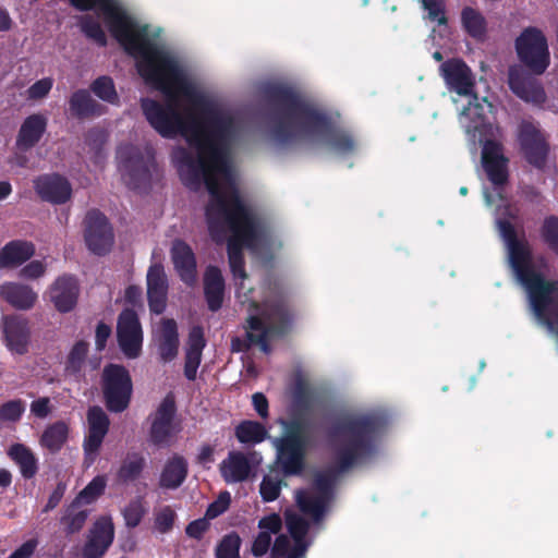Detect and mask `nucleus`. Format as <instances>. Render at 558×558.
I'll list each match as a JSON object with an SVG mask.
<instances>
[{"label":"nucleus","mask_w":558,"mask_h":558,"mask_svg":"<svg viewBox=\"0 0 558 558\" xmlns=\"http://www.w3.org/2000/svg\"><path fill=\"white\" fill-rule=\"evenodd\" d=\"M105 10L110 35L136 60L137 74L166 97L163 104L141 99L150 128L162 138L181 135L196 149V157L183 147L173 151L183 184L194 191L203 183L208 189L209 179L221 184L216 174L228 172L230 149L241 136V124L233 114L205 101L177 59L149 39L147 24L133 32L130 20L117 8L106 3Z\"/></svg>","instance_id":"1"},{"label":"nucleus","mask_w":558,"mask_h":558,"mask_svg":"<svg viewBox=\"0 0 558 558\" xmlns=\"http://www.w3.org/2000/svg\"><path fill=\"white\" fill-rule=\"evenodd\" d=\"M385 427L384 416L376 413L344 414L332 422L328 430L332 464L315 474L317 495L305 490L296 493L298 507L304 514L316 522L324 518L338 478L376 456Z\"/></svg>","instance_id":"2"},{"label":"nucleus","mask_w":558,"mask_h":558,"mask_svg":"<svg viewBox=\"0 0 558 558\" xmlns=\"http://www.w3.org/2000/svg\"><path fill=\"white\" fill-rule=\"evenodd\" d=\"M269 106L270 135L282 146L293 145L304 138L322 136L332 150L349 155L356 144L350 132L332 125L328 114L308 102L298 90L278 83L263 89Z\"/></svg>","instance_id":"3"},{"label":"nucleus","mask_w":558,"mask_h":558,"mask_svg":"<svg viewBox=\"0 0 558 558\" xmlns=\"http://www.w3.org/2000/svg\"><path fill=\"white\" fill-rule=\"evenodd\" d=\"M207 190L210 201L205 207V218H207L209 234L217 241L221 221L227 225L231 233L227 243L230 271L235 280H246L243 247H255L263 234L262 221L243 202L234 184L230 183L225 187L209 179Z\"/></svg>","instance_id":"4"},{"label":"nucleus","mask_w":558,"mask_h":558,"mask_svg":"<svg viewBox=\"0 0 558 558\" xmlns=\"http://www.w3.org/2000/svg\"><path fill=\"white\" fill-rule=\"evenodd\" d=\"M514 49L529 72L521 65H511L508 69V87L526 102L544 105L546 92L534 76L544 74L549 65L546 35L537 27L527 26L514 40Z\"/></svg>","instance_id":"5"},{"label":"nucleus","mask_w":558,"mask_h":558,"mask_svg":"<svg viewBox=\"0 0 558 558\" xmlns=\"http://www.w3.org/2000/svg\"><path fill=\"white\" fill-rule=\"evenodd\" d=\"M248 311L246 339L232 338L231 351L246 352L251 344H256L267 354L270 352L267 339L270 336H282L290 328L292 313L289 301L282 292H279L265 299L263 303L250 302Z\"/></svg>","instance_id":"6"},{"label":"nucleus","mask_w":558,"mask_h":558,"mask_svg":"<svg viewBox=\"0 0 558 558\" xmlns=\"http://www.w3.org/2000/svg\"><path fill=\"white\" fill-rule=\"evenodd\" d=\"M497 223L499 233L508 246V257H510L513 272L521 286L525 288L529 302L535 301V303H538L544 298L557 294L558 281L546 279L542 272L535 270L532 251L526 242L518 239L512 222L507 219H499Z\"/></svg>","instance_id":"7"},{"label":"nucleus","mask_w":558,"mask_h":558,"mask_svg":"<svg viewBox=\"0 0 558 558\" xmlns=\"http://www.w3.org/2000/svg\"><path fill=\"white\" fill-rule=\"evenodd\" d=\"M123 170L124 183L134 191L150 189L151 171L156 169L155 155L150 148L142 150L134 145H123L117 150Z\"/></svg>","instance_id":"8"},{"label":"nucleus","mask_w":558,"mask_h":558,"mask_svg":"<svg viewBox=\"0 0 558 558\" xmlns=\"http://www.w3.org/2000/svg\"><path fill=\"white\" fill-rule=\"evenodd\" d=\"M102 399L109 412L128 410L132 397V380L129 369L122 364H108L101 374Z\"/></svg>","instance_id":"9"},{"label":"nucleus","mask_w":558,"mask_h":558,"mask_svg":"<svg viewBox=\"0 0 558 558\" xmlns=\"http://www.w3.org/2000/svg\"><path fill=\"white\" fill-rule=\"evenodd\" d=\"M117 342L129 359H136L142 353L143 330L134 308L124 307L117 318Z\"/></svg>","instance_id":"10"},{"label":"nucleus","mask_w":558,"mask_h":558,"mask_svg":"<svg viewBox=\"0 0 558 558\" xmlns=\"http://www.w3.org/2000/svg\"><path fill=\"white\" fill-rule=\"evenodd\" d=\"M518 140L527 163L539 170L543 169L546 166L549 145L539 128L530 121L521 122Z\"/></svg>","instance_id":"11"},{"label":"nucleus","mask_w":558,"mask_h":558,"mask_svg":"<svg viewBox=\"0 0 558 558\" xmlns=\"http://www.w3.org/2000/svg\"><path fill=\"white\" fill-rule=\"evenodd\" d=\"M109 416L99 405L89 407L87 410V432L83 438V454L85 463L92 465L99 456L104 439L109 432Z\"/></svg>","instance_id":"12"},{"label":"nucleus","mask_w":558,"mask_h":558,"mask_svg":"<svg viewBox=\"0 0 558 558\" xmlns=\"http://www.w3.org/2000/svg\"><path fill=\"white\" fill-rule=\"evenodd\" d=\"M85 241L89 252L98 256L107 254L113 245V229L107 216L99 209H92L86 214Z\"/></svg>","instance_id":"13"},{"label":"nucleus","mask_w":558,"mask_h":558,"mask_svg":"<svg viewBox=\"0 0 558 558\" xmlns=\"http://www.w3.org/2000/svg\"><path fill=\"white\" fill-rule=\"evenodd\" d=\"M33 187L40 201L63 205L70 201L73 189L68 179L58 173L41 174L33 180Z\"/></svg>","instance_id":"14"},{"label":"nucleus","mask_w":558,"mask_h":558,"mask_svg":"<svg viewBox=\"0 0 558 558\" xmlns=\"http://www.w3.org/2000/svg\"><path fill=\"white\" fill-rule=\"evenodd\" d=\"M177 412L175 400L172 393L167 395L157 407L153 422H150L149 440L155 446L168 444L173 436V422Z\"/></svg>","instance_id":"15"},{"label":"nucleus","mask_w":558,"mask_h":558,"mask_svg":"<svg viewBox=\"0 0 558 558\" xmlns=\"http://www.w3.org/2000/svg\"><path fill=\"white\" fill-rule=\"evenodd\" d=\"M482 167L489 182L504 186L508 182V158L502 154L500 143L487 140L482 147Z\"/></svg>","instance_id":"16"},{"label":"nucleus","mask_w":558,"mask_h":558,"mask_svg":"<svg viewBox=\"0 0 558 558\" xmlns=\"http://www.w3.org/2000/svg\"><path fill=\"white\" fill-rule=\"evenodd\" d=\"M447 88L459 96L474 93V76L472 70L461 59H449L440 64Z\"/></svg>","instance_id":"17"},{"label":"nucleus","mask_w":558,"mask_h":558,"mask_svg":"<svg viewBox=\"0 0 558 558\" xmlns=\"http://www.w3.org/2000/svg\"><path fill=\"white\" fill-rule=\"evenodd\" d=\"M1 331L9 351L14 354H26L28 350V320L20 315H5L1 318Z\"/></svg>","instance_id":"18"},{"label":"nucleus","mask_w":558,"mask_h":558,"mask_svg":"<svg viewBox=\"0 0 558 558\" xmlns=\"http://www.w3.org/2000/svg\"><path fill=\"white\" fill-rule=\"evenodd\" d=\"M277 449V462L286 476L299 475L303 472L305 464L304 441L292 439H275Z\"/></svg>","instance_id":"19"},{"label":"nucleus","mask_w":558,"mask_h":558,"mask_svg":"<svg viewBox=\"0 0 558 558\" xmlns=\"http://www.w3.org/2000/svg\"><path fill=\"white\" fill-rule=\"evenodd\" d=\"M114 539L113 522L109 518H100L94 522L85 546H83V557L100 558L106 555L109 546Z\"/></svg>","instance_id":"20"},{"label":"nucleus","mask_w":558,"mask_h":558,"mask_svg":"<svg viewBox=\"0 0 558 558\" xmlns=\"http://www.w3.org/2000/svg\"><path fill=\"white\" fill-rule=\"evenodd\" d=\"M80 295V286L70 275H62L54 280L51 287V302L57 312L66 314L76 305Z\"/></svg>","instance_id":"21"},{"label":"nucleus","mask_w":558,"mask_h":558,"mask_svg":"<svg viewBox=\"0 0 558 558\" xmlns=\"http://www.w3.org/2000/svg\"><path fill=\"white\" fill-rule=\"evenodd\" d=\"M206 345L204 329L199 325L191 327L184 351L183 375L189 381L196 379V372L202 364L203 350Z\"/></svg>","instance_id":"22"},{"label":"nucleus","mask_w":558,"mask_h":558,"mask_svg":"<svg viewBox=\"0 0 558 558\" xmlns=\"http://www.w3.org/2000/svg\"><path fill=\"white\" fill-rule=\"evenodd\" d=\"M170 255H172L174 269L180 275L181 280L189 286L195 284L196 257L190 244L183 240H174Z\"/></svg>","instance_id":"23"},{"label":"nucleus","mask_w":558,"mask_h":558,"mask_svg":"<svg viewBox=\"0 0 558 558\" xmlns=\"http://www.w3.org/2000/svg\"><path fill=\"white\" fill-rule=\"evenodd\" d=\"M47 131V118L36 113L27 116L20 126L15 146L21 151H28L39 144Z\"/></svg>","instance_id":"24"},{"label":"nucleus","mask_w":558,"mask_h":558,"mask_svg":"<svg viewBox=\"0 0 558 558\" xmlns=\"http://www.w3.org/2000/svg\"><path fill=\"white\" fill-rule=\"evenodd\" d=\"M156 347L161 363L167 364L177 359L179 335L174 318H162L160 333L156 338Z\"/></svg>","instance_id":"25"},{"label":"nucleus","mask_w":558,"mask_h":558,"mask_svg":"<svg viewBox=\"0 0 558 558\" xmlns=\"http://www.w3.org/2000/svg\"><path fill=\"white\" fill-rule=\"evenodd\" d=\"M204 298L210 312H217L222 307L225 279L221 269L209 265L205 269L204 278Z\"/></svg>","instance_id":"26"},{"label":"nucleus","mask_w":558,"mask_h":558,"mask_svg":"<svg viewBox=\"0 0 558 558\" xmlns=\"http://www.w3.org/2000/svg\"><path fill=\"white\" fill-rule=\"evenodd\" d=\"M35 246L26 240L9 241L0 250V269H11L26 263L34 256Z\"/></svg>","instance_id":"27"},{"label":"nucleus","mask_w":558,"mask_h":558,"mask_svg":"<svg viewBox=\"0 0 558 558\" xmlns=\"http://www.w3.org/2000/svg\"><path fill=\"white\" fill-rule=\"evenodd\" d=\"M220 473L225 483H242L250 477L251 464L247 456L241 451L231 450L228 458L220 464Z\"/></svg>","instance_id":"28"},{"label":"nucleus","mask_w":558,"mask_h":558,"mask_svg":"<svg viewBox=\"0 0 558 558\" xmlns=\"http://www.w3.org/2000/svg\"><path fill=\"white\" fill-rule=\"evenodd\" d=\"M0 296L16 310H31L37 300V294L27 284L7 282L0 286Z\"/></svg>","instance_id":"29"},{"label":"nucleus","mask_w":558,"mask_h":558,"mask_svg":"<svg viewBox=\"0 0 558 558\" xmlns=\"http://www.w3.org/2000/svg\"><path fill=\"white\" fill-rule=\"evenodd\" d=\"M189 475V463L181 454H174L163 465L159 486L162 489H178Z\"/></svg>","instance_id":"30"},{"label":"nucleus","mask_w":558,"mask_h":558,"mask_svg":"<svg viewBox=\"0 0 558 558\" xmlns=\"http://www.w3.org/2000/svg\"><path fill=\"white\" fill-rule=\"evenodd\" d=\"M69 110L73 117L82 120L102 116L104 106L93 99L87 89H78L69 98Z\"/></svg>","instance_id":"31"},{"label":"nucleus","mask_w":558,"mask_h":558,"mask_svg":"<svg viewBox=\"0 0 558 558\" xmlns=\"http://www.w3.org/2000/svg\"><path fill=\"white\" fill-rule=\"evenodd\" d=\"M535 318L558 339V293L546 296L538 303L531 301Z\"/></svg>","instance_id":"32"},{"label":"nucleus","mask_w":558,"mask_h":558,"mask_svg":"<svg viewBox=\"0 0 558 558\" xmlns=\"http://www.w3.org/2000/svg\"><path fill=\"white\" fill-rule=\"evenodd\" d=\"M8 456L19 465L22 477L26 480L34 478L39 466H37V459L31 448L21 442H15L9 448Z\"/></svg>","instance_id":"33"},{"label":"nucleus","mask_w":558,"mask_h":558,"mask_svg":"<svg viewBox=\"0 0 558 558\" xmlns=\"http://www.w3.org/2000/svg\"><path fill=\"white\" fill-rule=\"evenodd\" d=\"M69 437V426L65 421H56L48 425L45 432L41 433L39 444L49 453L56 454L59 452L63 445L66 444Z\"/></svg>","instance_id":"34"},{"label":"nucleus","mask_w":558,"mask_h":558,"mask_svg":"<svg viewBox=\"0 0 558 558\" xmlns=\"http://www.w3.org/2000/svg\"><path fill=\"white\" fill-rule=\"evenodd\" d=\"M461 26L468 36L475 40H483L487 32V22L482 13L473 7L461 9L460 13Z\"/></svg>","instance_id":"35"},{"label":"nucleus","mask_w":558,"mask_h":558,"mask_svg":"<svg viewBox=\"0 0 558 558\" xmlns=\"http://www.w3.org/2000/svg\"><path fill=\"white\" fill-rule=\"evenodd\" d=\"M89 510L81 509V506L70 502L63 510L60 523L63 526V532L66 535H74L80 533L86 524Z\"/></svg>","instance_id":"36"},{"label":"nucleus","mask_w":558,"mask_h":558,"mask_svg":"<svg viewBox=\"0 0 558 558\" xmlns=\"http://www.w3.org/2000/svg\"><path fill=\"white\" fill-rule=\"evenodd\" d=\"M144 468L145 459L142 453H128L126 458L122 460L119 471H117V480L124 484L133 483L141 477Z\"/></svg>","instance_id":"37"},{"label":"nucleus","mask_w":558,"mask_h":558,"mask_svg":"<svg viewBox=\"0 0 558 558\" xmlns=\"http://www.w3.org/2000/svg\"><path fill=\"white\" fill-rule=\"evenodd\" d=\"M69 2L71 5H73L74 9L80 10L82 12L93 10L95 8L98 9L100 14L102 15V19H105L106 25L108 27H109V22H108L106 10L104 9L106 3H110L113 7H116L117 9H119V11L121 13H123L124 16L128 17V20H130L131 29H133V32H141V27L143 26V25L135 23L134 19L129 16V14L123 10V8L120 5V3L117 2L116 0H69Z\"/></svg>","instance_id":"38"},{"label":"nucleus","mask_w":558,"mask_h":558,"mask_svg":"<svg viewBox=\"0 0 558 558\" xmlns=\"http://www.w3.org/2000/svg\"><path fill=\"white\" fill-rule=\"evenodd\" d=\"M313 405V393L307 383L298 380L292 390L291 414L308 415Z\"/></svg>","instance_id":"39"},{"label":"nucleus","mask_w":558,"mask_h":558,"mask_svg":"<svg viewBox=\"0 0 558 558\" xmlns=\"http://www.w3.org/2000/svg\"><path fill=\"white\" fill-rule=\"evenodd\" d=\"M235 437L241 444H262L267 437V430L257 421H243L235 427Z\"/></svg>","instance_id":"40"},{"label":"nucleus","mask_w":558,"mask_h":558,"mask_svg":"<svg viewBox=\"0 0 558 558\" xmlns=\"http://www.w3.org/2000/svg\"><path fill=\"white\" fill-rule=\"evenodd\" d=\"M88 354V342L78 341L74 343L70 352L68 353L65 361V374L68 376H74L75 378L82 375L84 365H86V359Z\"/></svg>","instance_id":"41"},{"label":"nucleus","mask_w":558,"mask_h":558,"mask_svg":"<svg viewBox=\"0 0 558 558\" xmlns=\"http://www.w3.org/2000/svg\"><path fill=\"white\" fill-rule=\"evenodd\" d=\"M468 97H471V99L470 102H468V106L463 109V114L466 116L468 119L472 122V124L468 128L477 131L478 128L485 124V107H492V104L487 101V98L480 99L475 92H473L471 95H468Z\"/></svg>","instance_id":"42"},{"label":"nucleus","mask_w":558,"mask_h":558,"mask_svg":"<svg viewBox=\"0 0 558 558\" xmlns=\"http://www.w3.org/2000/svg\"><path fill=\"white\" fill-rule=\"evenodd\" d=\"M107 488V477L105 475H98L95 476L86 487L82 488V490L76 494L74 500H72V504L82 506V505H92L97 499L100 498V496L104 495Z\"/></svg>","instance_id":"43"},{"label":"nucleus","mask_w":558,"mask_h":558,"mask_svg":"<svg viewBox=\"0 0 558 558\" xmlns=\"http://www.w3.org/2000/svg\"><path fill=\"white\" fill-rule=\"evenodd\" d=\"M242 538L235 532L222 536L220 542L216 545L215 557L216 558H241L239 551H241Z\"/></svg>","instance_id":"44"},{"label":"nucleus","mask_w":558,"mask_h":558,"mask_svg":"<svg viewBox=\"0 0 558 558\" xmlns=\"http://www.w3.org/2000/svg\"><path fill=\"white\" fill-rule=\"evenodd\" d=\"M92 92L96 95L97 98L110 104L116 105L118 101V95L114 87L113 80L108 75H101L93 81Z\"/></svg>","instance_id":"45"},{"label":"nucleus","mask_w":558,"mask_h":558,"mask_svg":"<svg viewBox=\"0 0 558 558\" xmlns=\"http://www.w3.org/2000/svg\"><path fill=\"white\" fill-rule=\"evenodd\" d=\"M290 421H281L284 428V435L278 439H292L294 441L306 442L305 437V415L306 414H291Z\"/></svg>","instance_id":"46"},{"label":"nucleus","mask_w":558,"mask_h":558,"mask_svg":"<svg viewBox=\"0 0 558 558\" xmlns=\"http://www.w3.org/2000/svg\"><path fill=\"white\" fill-rule=\"evenodd\" d=\"M147 513V509L144 506L143 498L136 497L129 501L122 510V517L124 524L128 529H135L142 522V519Z\"/></svg>","instance_id":"47"},{"label":"nucleus","mask_w":558,"mask_h":558,"mask_svg":"<svg viewBox=\"0 0 558 558\" xmlns=\"http://www.w3.org/2000/svg\"><path fill=\"white\" fill-rule=\"evenodd\" d=\"M81 32L87 36V38L94 40L100 47L107 46V35L102 31L101 25L92 15H85L80 21Z\"/></svg>","instance_id":"48"},{"label":"nucleus","mask_w":558,"mask_h":558,"mask_svg":"<svg viewBox=\"0 0 558 558\" xmlns=\"http://www.w3.org/2000/svg\"><path fill=\"white\" fill-rule=\"evenodd\" d=\"M542 239L554 254L558 256V217L549 216L545 218L541 228Z\"/></svg>","instance_id":"49"},{"label":"nucleus","mask_w":558,"mask_h":558,"mask_svg":"<svg viewBox=\"0 0 558 558\" xmlns=\"http://www.w3.org/2000/svg\"><path fill=\"white\" fill-rule=\"evenodd\" d=\"M25 402L21 399H14L0 405V423L17 422L25 413Z\"/></svg>","instance_id":"50"},{"label":"nucleus","mask_w":558,"mask_h":558,"mask_svg":"<svg viewBox=\"0 0 558 558\" xmlns=\"http://www.w3.org/2000/svg\"><path fill=\"white\" fill-rule=\"evenodd\" d=\"M286 527L294 541H303L308 534L310 523L296 513L286 515Z\"/></svg>","instance_id":"51"},{"label":"nucleus","mask_w":558,"mask_h":558,"mask_svg":"<svg viewBox=\"0 0 558 558\" xmlns=\"http://www.w3.org/2000/svg\"><path fill=\"white\" fill-rule=\"evenodd\" d=\"M147 290H168V278L161 263L149 266L147 271Z\"/></svg>","instance_id":"52"},{"label":"nucleus","mask_w":558,"mask_h":558,"mask_svg":"<svg viewBox=\"0 0 558 558\" xmlns=\"http://www.w3.org/2000/svg\"><path fill=\"white\" fill-rule=\"evenodd\" d=\"M427 12V20L437 22L438 25H447V16L444 0H421Z\"/></svg>","instance_id":"53"},{"label":"nucleus","mask_w":558,"mask_h":558,"mask_svg":"<svg viewBox=\"0 0 558 558\" xmlns=\"http://www.w3.org/2000/svg\"><path fill=\"white\" fill-rule=\"evenodd\" d=\"M168 290H147L149 312L160 315L167 308Z\"/></svg>","instance_id":"54"},{"label":"nucleus","mask_w":558,"mask_h":558,"mask_svg":"<svg viewBox=\"0 0 558 558\" xmlns=\"http://www.w3.org/2000/svg\"><path fill=\"white\" fill-rule=\"evenodd\" d=\"M175 512L169 506H166L161 511L157 512L155 518V526L161 534L168 533L173 529Z\"/></svg>","instance_id":"55"},{"label":"nucleus","mask_w":558,"mask_h":558,"mask_svg":"<svg viewBox=\"0 0 558 558\" xmlns=\"http://www.w3.org/2000/svg\"><path fill=\"white\" fill-rule=\"evenodd\" d=\"M229 507L230 494L228 492H222L218 495V498L208 506L207 510H205V518L215 519L227 512Z\"/></svg>","instance_id":"56"},{"label":"nucleus","mask_w":558,"mask_h":558,"mask_svg":"<svg viewBox=\"0 0 558 558\" xmlns=\"http://www.w3.org/2000/svg\"><path fill=\"white\" fill-rule=\"evenodd\" d=\"M257 527L260 529L258 533H268V535H277L282 529V519L278 513L271 512L263 517L257 522Z\"/></svg>","instance_id":"57"},{"label":"nucleus","mask_w":558,"mask_h":558,"mask_svg":"<svg viewBox=\"0 0 558 558\" xmlns=\"http://www.w3.org/2000/svg\"><path fill=\"white\" fill-rule=\"evenodd\" d=\"M280 494V481L269 476L263 477L260 483V495L264 501L277 500Z\"/></svg>","instance_id":"58"},{"label":"nucleus","mask_w":558,"mask_h":558,"mask_svg":"<svg viewBox=\"0 0 558 558\" xmlns=\"http://www.w3.org/2000/svg\"><path fill=\"white\" fill-rule=\"evenodd\" d=\"M53 81L51 77H45L38 81L28 87L27 97L28 99H43L48 95V93L52 89Z\"/></svg>","instance_id":"59"},{"label":"nucleus","mask_w":558,"mask_h":558,"mask_svg":"<svg viewBox=\"0 0 558 558\" xmlns=\"http://www.w3.org/2000/svg\"><path fill=\"white\" fill-rule=\"evenodd\" d=\"M271 546V535L267 533H258L252 542L251 545V554L252 556L258 558L266 555L269 551Z\"/></svg>","instance_id":"60"},{"label":"nucleus","mask_w":558,"mask_h":558,"mask_svg":"<svg viewBox=\"0 0 558 558\" xmlns=\"http://www.w3.org/2000/svg\"><path fill=\"white\" fill-rule=\"evenodd\" d=\"M46 274V265L40 260L28 262L20 270V276L27 280H35Z\"/></svg>","instance_id":"61"},{"label":"nucleus","mask_w":558,"mask_h":558,"mask_svg":"<svg viewBox=\"0 0 558 558\" xmlns=\"http://www.w3.org/2000/svg\"><path fill=\"white\" fill-rule=\"evenodd\" d=\"M209 529V522L204 517L190 522L186 526V535L194 539L203 538L205 532Z\"/></svg>","instance_id":"62"},{"label":"nucleus","mask_w":558,"mask_h":558,"mask_svg":"<svg viewBox=\"0 0 558 558\" xmlns=\"http://www.w3.org/2000/svg\"><path fill=\"white\" fill-rule=\"evenodd\" d=\"M290 547V538L284 534H279L271 545L270 557L283 558V556L289 554Z\"/></svg>","instance_id":"63"},{"label":"nucleus","mask_w":558,"mask_h":558,"mask_svg":"<svg viewBox=\"0 0 558 558\" xmlns=\"http://www.w3.org/2000/svg\"><path fill=\"white\" fill-rule=\"evenodd\" d=\"M31 411L34 416L38 418H46L52 408L50 407L49 398H38L31 404Z\"/></svg>","instance_id":"64"}]
</instances>
